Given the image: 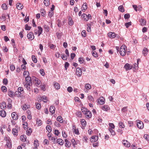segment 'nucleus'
<instances>
[{
  "label": "nucleus",
  "mask_w": 149,
  "mask_h": 149,
  "mask_svg": "<svg viewBox=\"0 0 149 149\" xmlns=\"http://www.w3.org/2000/svg\"><path fill=\"white\" fill-rule=\"evenodd\" d=\"M81 110L84 114H85L87 118H90L92 117L91 112L88 109L84 107L81 108Z\"/></svg>",
  "instance_id": "f257e3e1"
},
{
  "label": "nucleus",
  "mask_w": 149,
  "mask_h": 149,
  "mask_svg": "<svg viewBox=\"0 0 149 149\" xmlns=\"http://www.w3.org/2000/svg\"><path fill=\"white\" fill-rule=\"evenodd\" d=\"M126 47L125 45H123L120 47V54L122 56H124L125 55V52Z\"/></svg>",
  "instance_id": "f03ea898"
},
{
  "label": "nucleus",
  "mask_w": 149,
  "mask_h": 149,
  "mask_svg": "<svg viewBox=\"0 0 149 149\" xmlns=\"http://www.w3.org/2000/svg\"><path fill=\"white\" fill-rule=\"evenodd\" d=\"M33 78L32 79L29 76H28L25 78V84H30L31 85H32V80Z\"/></svg>",
  "instance_id": "7ed1b4c3"
},
{
  "label": "nucleus",
  "mask_w": 149,
  "mask_h": 149,
  "mask_svg": "<svg viewBox=\"0 0 149 149\" xmlns=\"http://www.w3.org/2000/svg\"><path fill=\"white\" fill-rule=\"evenodd\" d=\"M6 141V145L5 146L9 148H11L12 147V144L10 142V138L9 137L7 138Z\"/></svg>",
  "instance_id": "20e7f679"
},
{
  "label": "nucleus",
  "mask_w": 149,
  "mask_h": 149,
  "mask_svg": "<svg viewBox=\"0 0 149 149\" xmlns=\"http://www.w3.org/2000/svg\"><path fill=\"white\" fill-rule=\"evenodd\" d=\"M76 74L78 77H80L82 75V72L81 69L79 68H77L76 69Z\"/></svg>",
  "instance_id": "39448f33"
},
{
  "label": "nucleus",
  "mask_w": 149,
  "mask_h": 149,
  "mask_svg": "<svg viewBox=\"0 0 149 149\" xmlns=\"http://www.w3.org/2000/svg\"><path fill=\"white\" fill-rule=\"evenodd\" d=\"M138 121L137 123V127L140 129H143L144 127L143 123L140 120Z\"/></svg>",
  "instance_id": "423d86ee"
},
{
  "label": "nucleus",
  "mask_w": 149,
  "mask_h": 149,
  "mask_svg": "<svg viewBox=\"0 0 149 149\" xmlns=\"http://www.w3.org/2000/svg\"><path fill=\"white\" fill-rule=\"evenodd\" d=\"M28 39L30 40H32L34 38V36L33 32H31L29 33L27 35Z\"/></svg>",
  "instance_id": "0eeeda50"
},
{
  "label": "nucleus",
  "mask_w": 149,
  "mask_h": 149,
  "mask_svg": "<svg viewBox=\"0 0 149 149\" xmlns=\"http://www.w3.org/2000/svg\"><path fill=\"white\" fill-rule=\"evenodd\" d=\"M98 100L97 102L100 104H103L104 103L105 99L103 97H100Z\"/></svg>",
  "instance_id": "6e6552de"
},
{
  "label": "nucleus",
  "mask_w": 149,
  "mask_h": 149,
  "mask_svg": "<svg viewBox=\"0 0 149 149\" xmlns=\"http://www.w3.org/2000/svg\"><path fill=\"white\" fill-rule=\"evenodd\" d=\"M33 81H35L36 84V86L38 87L39 86H39L40 84V81H39L38 80V79L36 78L35 77H33Z\"/></svg>",
  "instance_id": "1a4fd4ad"
},
{
  "label": "nucleus",
  "mask_w": 149,
  "mask_h": 149,
  "mask_svg": "<svg viewBox=\"0 0 149 149\" xmlns=\"http://www.w3.org/2000/svg\"><path fill=\"white\" fill-rule=\"evenodd\" d=\"M92 139H91L90 141L91 142H96L98 139V136H93L91 137Z\"/></svg>",
  "instance_id": "9d476101"
},
{
  "label": "nucleus",
  "mask_w": 149,
  "mask_h": 149,
  "mask_svg": "<svg viewBox=\"0 0 149 149\" xmlns=\"http://www.w3.org/2000/svg\"><path fill=\"white\" fill-rule=\"evenodd\" d=\"M12 117L14 120H17L18 118V116L15 112H13L12 113Z\"/></svg>",
  "instance_id": "9b49d317"
},
{
  "label": "nucleus",
  "mask_w": 149,
  "mask_h": 149,
  "mask_svg": "<svg viewBox=\"0 0 149 149\" xmlns=\"http://www.w3.org/2000/svg\"><path fill=\"white\" fill-rule=\"evenodd\" d=\"M16 7L19 10H21L23 8V6L20 3H17L16 5Z\"/></svg>",
  "instance_id": "f8f14e48"
},
{
  "label": "nucleus",
  "mask_w": 149,
  "mask_h": 149,
  "mask_svg": "<svg viewBox=\"0 0 149 149\" xmlns=\"http://www.w3.org/2000/svg\"><path fill=\"white\" fill-rule=\"evenodd\" d=\"M132 68V66H130V65L127 63H126L124 66V68H125L126 70L131 69Z\"/></svg>",
  "instance_id": "ddd939ff"
},
{
  "label": "nucleus",
  "mask_w": 149,
  "mask_h": 149,
  "mask_svg": "<svg viewBox=\"0 0 149 149\" xmlns=\"http://www.w3.org/2000/svg\"><path fill=\"white\" fill-rule=\"evenodd\" d=\"M108 36L111 38H114L115 37V33L112 32H109L108 34Z\"/></svg>",
  "instance_id": "4468645a"
},
{
  "label": "nucleus",
  "mask_w": 149,
  "mask_h": 149,
  "mask_svg": "<svg viewBox=\"0 0 149 149\" xmlns=\"http://www.w3.org/2000/svg\"><path fill=\"white\" fill-rule=\"evenodd\" d=\"M123 144L126 147H127L130 146V144L127 140H124L123 142Z\"/></svg>",
  "instance_id": "2eb2a0df"
},
{
  "label": "nucleus",
  "mask_w": 149,
  "mask_h": 149,
  "mask_svg": "<svg viewBox=\"0 0 149 149\" xmlns=\"http://www.w3.org/2000/svg\"><path fill=\"white\" fill-rule=\"evenodd\" d=\"M55 108L54 106H50V107L49 111L51 113L53 114L55 112Z\"/></svg>",
  "instance_id": "dca6fc26"
},
{
  "label": "nucleus",
  "mask_w": 149,
  "mask_h": 149,
  "mask_svg": "<svg viewBox=\"0 0 149 149\" xmlns=\"http://www.w3.org/2000/svg\"><path fill=\"white\" fill-rule=\"evenodd\" d=\"M6 115V113L4 110H1L0 111V116L3 117H5Z\"/></svg>",
  "instance_id": "f3484780"
},
{
  "label": "nucleus",
  "mask_w": 149,
  "mask_h": 149,
  "mask_svg": "<svg viewBox=\"0 0 149 149\" xmlns=\"http://www.w3.org/2000/svg\"><path fill=\"white\" fill-rule=\"evenodd\" d=\"M24 86L27 89V90L30 91L31 90L30 86H32V85L30 84H24Z\"/></svg>",
  "instance_id": "a211bd4d"
},
{
  "label": "nucleus",
  "mask_w": 149,
  "mask_h": 149,
  "mask_svg": "<svg viewBox=\"0 0 149 149\" xmlns=\"http://www.w3.org/2000/svg\"><path fill=\"white\" fill-rule=\"evenodd\" d=\"M140 22L141 26H144L146 24V21L143 19H141L139 20Z\"/></svg>",
  "instance_id": "6ab92c4d"
},
{
  "label": "nucleus",
  "mask_w": 149,
  "mask_h": 149,
  "mask_svg": "<svg viewBox=\"0 0 149 149\" xmlns=\"http://www.w3.org/2000/svg\"><path fill=\"white\" fill-rule=\"evenodd\" d=\"M148 52V50L147 48L146 47L143 48L142 52L144 56H145L147 54Z\"/></svg>",
  "instance_id": "aec40b11"
},
{
  "label": "nucleus",
  "mask_w": 149,
  "mask_h": 149,
  "mask_svg": "<svg viewBox=\"0 0 149 149\" xmlns=\"http://www.w3.org/2000/svg\"><path fill=\"white\" fill-rule=\"evenodd\" d=\"M102 109L103 110L107 111L110 109L109 107L107 105H104L102 108Z\"/></svg>",
  "instance_id": "412c9836"
},
{
  "label": "nucleus",
  "mask_w": 149,
  "mask_h": 149,
  "mask_svg": "<svg viewBox=\"0 0 149 149\" xmlns=\"http://www.w3.org/2000/svg\"><path fill=\"white\" fill-rule=\"evenodd\" d=\"M73 22L72 20L71 17L69 16L68 17V23L69 25L71 26L73 24Z\"/></svg>",
  "instance_id": "4be33fe9"
},
{
  "label": "nucleus",
  "mask_w": 149,
  "mask_h": 149,
  "mask_svg": "<svg viewBox=\"0 0 149 149\" xmlns=\"http://www.w3.org/2000/svg\"><path fill=\"white\" fill-rule=\"evenodd\" d=\"M57 142L60 145H63V141L61 139H58L57 140Z\"/></svg>",
  "instance_id": "5701e85b"
},
{
  "label": "nucleus",
  "mask_w": 149,
  "mask_h": 149,
  "mask_svg": "<svg viewBox=\"0 0 149 149\" xmlns=\"http://www.w3.org/2000/svg\"><path fill=\"white\" fill-rule=\"evenodd\" d=\"M57 121H58L60 123H62L63 122V120L61 116L58 117L56 118Z\"/></svg>",
  "instance_id": "b1692460"
},
{
  "label": "nucleus",
  "mask_w": 149,
  "mask_h": 149,
  "mask_svg": "<svg viewBox=\"0 0 149 149\" xmlns=\"http://www.w3.org/2000/svg\"><path fill=\"white\" fill-rule=\"evenodd\" d=\"M65 142H66L65 146L66 147H69L71 146V143L68 141L67 139L65 140Z\"/></svg>",
  "instance_id": "393cba45"
},
{
  "label": "nucleus",
  "mask_w": 149,
  "mask_h": 149,
  "mask_svg": "<svg viewBox=\"0 0 149 149\" xmlns=\"http://www.w3.org/2000/svg\"><path fill=\"white\" fill-rule=\"evenodd\" d=\"M32 132V130L31 128H29L26 131V134L28 136L30 135Z\"/></svg>",
  "instance_id": "a878e982"
},
{
  "label": "nucleus",
  "mask_w": 149,
  "mask_h": 149,
  "mask_svg": "<svg viewBox=\"0 0 149 149\" xmlns=\"http://www.w3.org/2000/svg\"><path fill=\"white\" fill-rule=\"evenodd\" d=\"M26 136L24 135L21 136L20 137L21 140L22 141H26Z\"/></svg>",
  "instance_id": "bb28decb"
},
{
  "label": "nucleus",
  "mask_w": 149,
  "mask_h": 149,
  "mask_svg": "<svg viewBox=\"0 0 149 149\" xmlns=\"http://www.w3.org/2000/svg\"><path fill=\"white\" fill-rule=\"evenodd\" d=\"M8 94L10 97H12L14 95V93L12 91H9Z\"/></svg>",
  "instance_id": "cd10ccee"
},
{
  "label": "nucleus",
  "mask_w": 149,
  "mask_h": 149,
  "mask_svg": "<svg viewBox=\"0 0 149 149\" xmlns=\"http://www.w3.org/2000/svg\"><path fill=\"white\" fill-rule=\"evenodd\" d=\"M81 124L83 126L85 127L86 125V123L85 120L84 119H82L81 121Z\"/></svg>",
  "instance_id": "c85d7f7f"
},
{
  "label": "nucleus",
  "mask_w": 149,
  "mask_h": 149,
  "mask_svg": "<svg viewBox=\"0 0 149 149\" xmlns=\"http://www.w3.org/2000/svg\"><path fill=\"white\" fill-rule=\"evenodd\" d=\"M12 133L14 135H17V130L16 128H13L12 130Z\"/></svg>",
  "instance_id": "c756f323"
},
{
  "label": "nucleus",
  "mask_w": 149,
  "mask_h": 149,
  "mask_svg": "<svg viewBox=\"0 0 149 149\" xmlns=\"http://www.w3.org/2000/svg\"><path fill=\"white\" fill-rule=\"evenodd\" d=\"M45 5L46 6H48L50 4L49 0H44V2Z\"/></svg>",
  "instance_id": "7c9ffc66"
},
{
  "label": "nucleus",
  "mask_w": 149,
  "mask_h": 149,
  "mask_svg": "<svg viewBox=\"0 0 149 149\" xmlns=\"http://www.w3.org/2000/svg\"><path fill=\"white\" fill-rule=\"evenodd\" d=\"M118 10L122 12H123L124 11V9L123 6L122 5L120 6L118 8Z\"/></svg>",
  "instance_id": "2f4dec72"
},
{
  "label": "nucleus",
  "mask_w": 149,
  "mask_h": 149,
  "mask_svg": "<svg viewBox=\"0 0 149 149\" xmlns=\"http://www.w3.org/2000/svg\"><path fill=\"white\" fill-rule=\"evenodd\" d=\"M1 105V109H4L6 107V103L4 102H2Z\"/></svg>",
  "instance_id": "473e14b6"
},
{
  "label": "nucleus",
  "mask_w": 149,
  "mask_h": 149,
  "mask_svg": "<svg viewBox=\"0 0 149 149\" xmlns=\"http://www.w3.org/2000/svg\"><path fill=\"white\" fill-rule=\"evenodd\" d=\"M88 99L91 102H94V99L93 97L91 95H89L88 97Z\"/></svg>",
  "instance_id": "72a5a7b5"
},
{
  "label": "nucleus",
  "mask_w": 149,
  "mask_h": 149,
  "mask_svg": "<svg viewBox=\"0 0 149 149\" xmlns=\"http://www.w3.org/2000/svg\"><path fill=\"white\" fill-rule=\"evenodd\" d=\"M54 85V86H55V88L57 89H58L60 88V84L58 83L57 82L55 83Z\"/></svg>",
  "instance_id": "f704fd0d"
},
{
  "label": "nucleus",
  "mask_w": 149,
  "mask_h": 149,
  "mask_svg": "<svg viewBox=\"0 0 149 149\" xmlns=\"http://www.w3.org/2000/svg\"><path fill=\"white\" fill-rule=\"evenodd\" d=\"M61 57L63 60H66L67 59V56L65 55L64 54H61Z\"/></svg>",
  "instance_id": "c9c22d12"
},
{
  "label": "nucleus",
  "mask_w": 149,
  "mask_h": 149,
  "mask_svg": "<svg viewBox=\"0 0 149 149\" xmlns=\"http://www.w3.org/2000/svg\"><path fill=\"white\" fill-rule=\"evenodd\" d=\"M46 129L48 131L49 133H50L52 131V129L51 127L49 125H47L46 127Z\"/></svg>",
  "instance_id": "e433bc0d"
},
{
  "label": "nucleus",
  "mask_w": 149,
  "mask_h": 149,
  "mask_svg": "<svg viewBox=\"0 0 149 149\" xmlns=\"http://www.w3.org/2000/svg\"><path fill=\"white\" fill-rule=\"evenodd\" d=\"M85 87L86 89L89 90L91 88V86L90 84H87L85 85Z\"/></svg>",
  "instance_id": "4c0bfd02"
},
{
  "label": "nucleus",
  "mask_w": 149,
  "mask_h": 149,
  "mask_svg": "<svg viewBox=\"0 0 149 149\" xmlns=\"http://www.w3.org/2000/svg\"><path fill=\"white\" fill-rule=\"evenodd\" d=\"M32 59L34 63H36L37 62V58H36L35 56L32 55Z\"/></svg>",
  "instance_id": "58836bf2"
},
{
  "label": "nucleus",
  "mask_w": 149,
  "mask_h": 149,
  "mask_svg": "<svg viewBox=\"0 0 149 149\" xmlns=\"http://www.w3.org/2000/svg\"><path fill=\"white\" fill-rule=\"evenodd\" d=\"M109 131L111 132V134L112 135H114L115 134V133L114 131L111 128H109Z\"/></svg>",
  "instance_id": "ea45409f"
},
{
  "label": "nucleus",
  "mask_w": 149,
  "mask_h": 149,
  "mask_svg": "<svg viewBox=\"0 0 149 149\" xmlns=\"http://www.w3.org/2000/svg\"><path fill=\"white\" fill-rule=\"evenodd\" d=\"M40 12L42 16H43V17H45V11L44 9H42L40 11Z\"/></svg>",
  "instance_id": "a19ab883"
},
{
  "label": "nucleus",
  "mask_w": 149,
  "mask_h": 149,
  "mask_svg": "<svg viewBox=\"0 0 149 149\" xmlns=\"http://www.w3.org/2000/svg\"><path fill=\"white\" fill-rule=\"evenodd\" d=\"M18 91H19V92H21L22 94L24 92L23 88L21 87H19L18 88Z\"/></svg>",
  "instance_id": "79ce46f5"
},
{
  "label": "nucleus",
  "mask_w": 149,
  "mask_h": 149,
  "mask_svg": "<svg viewBox=\"0 0 149 149\" xmlns=\"http://www.w3.org/2000/svg\"><path fill=\"white\" fill-rule=\"evenodd\" d=\"M119 127L121 128H124L125 127V125L122 122H120L119 123Z\"/></svg>",
  "instance_id": "37998d69"
},
{
  "label": "nucleus",
  "mask_w": 149,
  "mask_h": 149,
  "mask_svg": "<svg viewBox=\"0 0 149 149\" xmlns=\"http://www.w3.org/2000/svg\"><path fill=\"white\" fill-rule=\"evenodd\" d=\"M36 107L38 109H40L41 107V104L40 103H37L36 105Z\"/></svg>",
  "instance_id": "c03bdc74"
},
{
  "label": "nucleus",
  "mask_w": 149,
  "mask_h": 149,
  "mask_svg": "<svg viewBox=\"0 0 149 149\" xmlns=\"http://www.w3.org/2000/svg\"><path fill=\"white\" fill-rule=\"evenodd\" d=\"M130 17V15L129 13H127L124 15V17L125 19H128Z\"/></svg>",
  "instance_id": "a18cd8bd"
},
{
  "label": "nucleus",
  "mask_w": 149,
  "mask_h": 149,
  "mask_svg": "<svg viewBox=\"0 0 149 149\" xmlns=\"http://www.w3.org/2000/svg\"><path fill=\"white\" fill-rule=\"evenodd\" d=\"M15 95H18L19 96L21 97L22 96V93L19 91H16L15 92Z\"/></svg>",
  "instance_id": "49530a36"
},
{
  "label": "nucleus",
  "mask_w": 149,
  "mask_h": 149,
  "mask_svg": "<svg viewBox=\"0 0 149 149\" xmlns=\"http://www.w3.org/2000/svg\"><path fill=\"white\" fill-rule=\"evenodd\" d=\"M1 90L3 92H5L7 91V88L6 86H2L1 87Z\"/></svg>",
  "instance_id": "de8ad7c7"
},
{
  "label": "nucleus",
  "mask_w": 149,
  "mask_h": 149,
  "mask_svg": "<svg viewBox=\"0 0 149 149\" xmlns=\"http://www.w3.org/2000/svg\"><path fill=\"white\" fill-rule=\"evenodd\" d=\"M29 106H27L26 104L22 106V109L23 110H26L29 108Z\"/></svg>",
  "instance_id": "09e8293b"
},
{
  "label": "nucleus",
  "mask_w": 149,
  "mask_h": 149,
  "mask_svg": "<svg viewBox=\"0 0 149 149\" xmlns=\"http://www.w3.org/2000/svg\"><path fill=\"white\" fill-rule=\"evenodd\" d=\"M131 22L125 23V25L127 28H128L129 26L131 25Z\"/></svg>",
  "instance_id": "8fccbe9b"
},
{
  "label": "nucleus",
  "mask_w": 149,
  "mask_h": 149,
  "mask_svg": "<svg viewBox=\"0 0 149 149\" xmlns=\"http://www.w3.org/2000/svg\"><path fill=\"white\" fill-rule=\"evenodd\" d=\"M31 28V26H29L27 24L25 25V29L26 30H30Z\"/></svg>",
  "instance_id": "3c124183"
},
{
  "label": "nucleus",
  "mask_w": 149,
  "mask_h": 149,
  "mask_svg": "<svg viewBox=\"0 0 149 149\" xmlns=\"http://www.w3.org/2000/svg\"><path fill=\"white\" fill-rule=\"evenodd\" d=\"M3 10H6L7 9V5L6 4H2L1 6Z\"/></svg>",
  "instance_id": "603ef678"
},
{
  "label": "nucleus",
  "mask_w": 149,
  "mask_h": 149,
  "mask_svg": "<svg viewBox=\"0 0 149 149\" xmlns=\"http://www.w3.org/2000/svg\"><path fill=\"white\" fill-rule=\"evenodd\" d=\"M144 138L147 140V141H149V135L147 134H145L144 135Z\"/></svg>",
  "instance_id": "864d4df0"
},
{
  "label": "nucleus",
  "mask_w": 149,
  "mask_h": 149,
  "mask_svg": "<svg viewBox=\"0 0 149 149\" xmlns=\"http://www.w3.org/2000/svg\"><path fill=\"white\" fill-rule=\"evenodd\" d=\"M79 61L80 63H82L84 61V60L83 58L79 57Z\"/></svg>",
  "instance_id": "5fc2aeb1"
},
{
  "label": "nucleus",
  "mask_w": 149,
  "mask_h": 149,
  "mask_svg": "<svg viewBox=\"0 0 149 149\" xmlns=\"http://www.w3.org/2000/svg\"><path fill=\"white\" fill-rule=\"evenodd\" d=\"M27 112L28 115V116L27 117L29 119V120H30L32 118L31 115V113L29 111V112H28V111H27Z\"/></svg>",
  "instance_id": "6e6d98bb"
},
{
  "label": "nucleus",
  "mask_w": 149,
  "mask_h": 149,
  "mask_svg": "<svg viewBox=\"0 0 149 149\" xmlns=\"http://www.w3.org/2000/svg\"><path fill=\"white\" fill-rule=\"evenodd\" d=\"M3 83L5 84V85H7L8 83V81L7 79L4 78L3 79Z\"/></svg>",
  "instance_id": "4d7b16f0"
},
{
  "label": "nucleus",
  "mask_w": 149,
  "mask_h": 149,
  "mask_svg": "<svg viewBox=\"0 0 149 149\" xmlns=\"http://www.w3.org/2000/svg\"><path fill=\"white\" fill-rule=\"evenodd\" d=\"M69 65V64L67 62H66L65 64V70H66L68 68Z\"/></svg>",
  "instance_id": "13d9d810"
},
{
  "label": "nucleus",
  "mask_w": 149,
  "mask_h": 149,
  "mask_svg": "<svg viewBox=\"0 0 149 149\" xmlns=\"http://www.w3.org/2000/svg\"><path fill=\"white\" fill-rule=\"evenodd\" d=\"M37 124L39 126L41 125L42 124V121L40 119L36 121Z\"/></svg>",
  "instance_id": "bf43d9fd"
},
{
  "label": "nucleus",
  "mask_w": 149,
  "mask_h": 149,
  "mask_svg": "<svg viewBox=\"0 0 149 149\" xmlns=\"http://www.w3.org/2000/svg\"><path fill=\"white\" fill-rule=\"evenodd\" d=\"M81 35L82 36L84 37H85L86 36V31L85 30H83L82 31Z\"/></svg>",
  "instance_id": "052dcab7"
},
{
  "label": "nucleus",
  "mask_w": 149,
  "mask_h": 149,
  "mask_svg": "<svg viewBox=\"0 0 149 149\" xmlns=\"http://www.w3.org/2000/svg\"><path fill=\"white\" fill-rule=\"evenodd\" d=\"M92 54L93 56L95 57H97V53L95 52V51H92Z\"/></svg>",
  "instance_id": "680f3d73"
},
{
  "label": "nucleus",
  "mask_w": 149,
  "mask_h": 149,
  "mask_svg": "<svg viewBox=\"0 0 149 149\" xmlns=\"http://www.w3.org/2000/svg\"><path fill=\"white\" fill-rule=\"evenodd\" d=\"M87 31L88 32H90L91 31V27L90 25L89 24L87 25Z\"/></svg>",
  "instance_id": "e2e57ef3"
},
{
  "label": "nucleus",
  "mask_w": 149,
  "mask_h": 149,
  "mask_svg": "<svg viewBox=\"0 0 149 149\" xmlns=\"http://www.w3.org/2000/svg\"><path fill=\"white\" fill-rule=\"evenodd\" d=\"M67 91L69 92H71L73 90V89L71 87L69 86L67 88Z\"/></svg>",
  "instance_id": "0e129e2a"
},
{
  "label": "nucleus",
  "mask_w": 149,
  "mask_h": 149,
  "mask_svg": "<svg viewBox=\"0 0 149 149\" xmlns=\"http://www.w3.org/2000/svg\"><path fill=\"white\" fill-rule=\"evenodd\" d=\"M88 139V138L86 136H84L83 138V140L85 142L87 143V141Z\"/></svg>",
  "instance_id": "69168bd1"
},
{
  "label": "nucleus",
  "mask_w": 149,
  "mask_h": 149,
  "mask_svg": "<svg viewBox=\"0 0 149 149\" xmlns=\"http://www.w3.org/2000/svg\"><path fill=\"white\" fill-rule=\"evenodd\" d=\"M40 72L42 76H44L45 75V73L44 72V70L43 69H41L40 70Z\"/></svg>",
  "instance_id": "338daca9"
},
{
  "label": "nucleus",
  "mask_w": 149,
  "mask_h": 149,
  "mask_svg": "<svg viewBox=\"0 0 149 149\" xmlns=\"http://www.w3.org/2000/svg\"><path fill=\"white\" fill-rule=\"evenodd\" d=\"M10 70L12 71L14 70L15 69L14 65L13 64L10 65Z\"/></svg>",
  "instance_id": "774afa93"
}]
</instances>
